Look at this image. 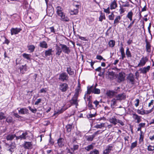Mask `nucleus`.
Wrapping results in <instances>:
<instances>
[{
    "mask_svg": "<svg viewBox=\"0 0 154 154\" xmlns=\"http://www.w3.org/2000/svg\"><path fill=\"white\" fill-rule=\"evenodd\" d=\"M114 15L113 13H112V14L109 15L108 18L109 20H113L114 19Z\"/></svg>",
    "mask_w": 154,
    "mask_h": 154,
    "instance_id": "nucleus-49",
    "label": "nucleus"
},
{
    "mask_svg": "<svg viewBox=\"0 0 154 154\" xmlns=\"http://www.w3.org/2000/svg\"><path fill=\"white\" fill-rule=\"evenodd\" d=\"M39 46L42 48H47L48 47V45L46 42L44 41L41 42L39 44Z\"/></svg>",
    "mask_w": 154,
    "mask_h": 154,
    "instance_id": "nucleus-25",
    "label": "nucleus"
},
{
    "mask_svg": "<svg viewBox=\"0 0 154 154\" xmlns=\"http://www.w3.org/2000/svg\"><path fill=\"white\" fill-rule=\"evenodd\" d=\"M110 7H109L106 9H104V11L106 13L109 14L110 13Z\"/></svg>",
    "mask_w": 154,
    "mask_h": 154,
    "instance_id": "nucleus-57",
    "label": "nucleus"
},
{
    "mask_svg": "<svg viewBox=\"0 0 154 154\" xmlns=\"http://www.w3.org/2000/svg\"><path fill=\"white\" fill-rule=\"evenodd\" d=\"M56 13L58 15L64 13L63 9L60 6H57L56 8Z\"/></svg>",
    "mask_w": 154,
    "mask_h": 154,
    "instance_id": "nucleus-15",
    "label": "nucleus"
},
{
    "mask_svg": "<svg viewBox=\"0 0 154 154\" xmlns=\"http://www.w3.org/2000/svg\"><path fill=\"white\" fill-rule=\"evenodd\" d=\"M150 68V66H148L147 67H145L142 69H140V70L142 73L146 74L149 71Z\"/></svg>",
    "mask_w": 154,
    "mask_h": 154,
    "instance_id": "nucleus-19",
    "label": "nucleus"
},
{
    "mask_svg": "<svg viewBox=\"0 0 154 154\" xmlns=\"http://www.w3.org/2000/svg\"><path fill=\"white\" fill-rule=\"evenodd\" d=\"M16 137L17 136L15 134H9L7 136L6 139L8 140H12L15 137Z\"/></svg>",
    "mask_w": 154,
    "mask_h": 154,
    "instance_id": "nucleus-22",
    "label": "nucleus"
},
{
    "mask_svg": "<svg viewBox=\"0 0 154 154\" xmlns=\"http://www.w3.org/2000/svg\"><path fill=\"white\" fill-rule=\"evenodd\" d=\"M52 49H49L48 50L45 52V55L46 57L49 56L51 54Z\"/></svg>",
    "mask_w": 154,
    "mask_h": 154,
    "instance_id": "nucleus-38",
    "label": "nucleus"
},
{
    "mask_svg": "<svg viewBox=\"0 0 154 154\" xmlns=\"http://www.w3.org/2000/svg\"><path fill=\"white\" fill-rule=\"evenodd\" d=\"M116 100L115 98L111 100V107L112 109L114 108V106L116 103Z\"/></svg>",
    "mask_w": 154,
    "mask_h": 154,
    "instance_id": "nucleus-32",
    "label": "nucleus"
},
{
    "mask_svg": "<svg viewBox=\"0 0 154 154\" xmlns=\"http://www.w3.org/2000/svg\"><path fill=\"white\" fill-rule=\"evenodd\" d=\"M28 110L26 108H20L18 111L19 114L24 115L28 113Z\"/></svg>",
    "mask_w": 154,
    "mask_h": 154,
    "instance_id": "nucleus-14",
    "label": "nucleus"
},
{
    "mask_svg": "<svg viewBox=\"0 0 154 154\" xmlns=\"http://www.w3.org/2000/svg\"><path fill=\"white\" fill-rule=\"evenodd\" d=\"M21 30V29L20 28H12L11 29V35H14L17 34Z\"/></svg>",
    "mask_w": 154,
    "mask_h": 154,
    "instance_id": "nucleus-9",
    "label": "nucleus"
},
{
    "mask_svg": "<svg viewBox=\"0 0 154 154\" xmlns=\"http://www.w3.org/2000/svg\"><path fill=\"white\" fill-rule=\"evenodd\" d=\"M127 80L128 82L133 85L134 83V76L132 73L128 74L127 77Z\"/></svg>",
    "mask_w": 154,
    "mask_h": 154,
    "instance_id": "nucleus-4",
    "label": "nucleus"
},
{
    "mask_svg": "<svg viewBox=\"0 0 154 154\" xmlns=\"http://www.w3.org/2000/svg\"><path fill=\"white\" fill-rule=\"evenodd\" d=\"M67 71L70 75H72L74 74V71L70 67L67 68Z\"/></svg>",
    "mask_w": 154,
    "mask_h": 154,
    "instance_id": "nucleus-31",
    "label": "nucleus"
},
{
    "mask_svg": "<svg viewBox=\"0 0 154 154\" xmlns=\"http://www.w3.org/2000/svg\"><path fill=\"white\" fill-rule=\"evenodd\" d=\"M151 106H153V108L154 107V100H151L150 102L149 103L148 105L149 107H150Z\"/></svg>",
    "mask_w": 154,
    "mask_h": 154,
    "instance_id": "nucleus-52",
    "label": "nucleus"
},
{
    "mask_svg": "<svg viewBox=\"0 0 154 154\" xmlns=\"http://www.w3.org/2000/svg\"><path fill=\"white\" fill-rule=\"evenodd\" d=\"M67 131L69 133L70 132L72 128V124H69L66 126Z\"/></svg>",
    "mask_w": 154,
    "mask_h": 154,
    "instance_id": "nucleus-29",
    "label": "nucleus"
},
{
    "mask_svg": "<svg viewBox=\"0 0 154 154\" xmlns=\"http://www.w3.org/2000/svg\"><path fill=\"white\" fill-rule=\"evenodd\" d=\"M113 147V146L111 144L108 145L105 149L103 151V154H109Z\"/></svg>",
    "mask_w": 154,
    "mask_h": 154,
    "instance_id": "nucleus-11",
    "label": "nucleus"
},
{
    "mask_svg": "<svg viewBox=\"0 0 154 154\" xmlns=\"http://www.w3.org/2000/svg\"><path fill=\"white\" fill-rule=\"evenodd\" d=\"M121 18V16H118L116 17L114 22V24L115 26H116L117 24L120 22V20Z\"/></svg>",
    "mask_w": 154,
    "mask_h": 154,
    "instance_id": "nucleus-20",
    "label": "nucleus"
},
{
    "mask_svg": "<svg viewBox=\"0 0 154 154\" xmlns=\"http://www.w3.org/2000/svg\"><path fill=\"white\" fill-rule=\"evenodd\" d=\"M119 11L120 14H122L125 12V10L124 8H123L122 7L120 6V9L119 10Z\"/></svg>",
    "mask_w": 154,
    "mask_h": 154,
    "instance_id": "nucleus-51",
    "label": "nucleus"
},
{
    "mask_svg": "<svg viewBox=\"0 0 154 154\" xmlns=\"http://www.w3.org/2000/svg\"><path fill=\"white\" fill-rule=\"evenodd\" d=\"M16 146L15 143H12L10 144L8 148V150L11 152V154L14 151V149L16 147Z\"/></svg>",
    "mask_w": 154,
    "mask_h": 154,
    "instance_id": "nucleus-18",
    "label": "nucleus"
},
{
    "mask_svg": "<svg viewBox=\"0 0 154 154\" xmlns=\"http://www.w3.org/2000/svg\"><path fill=\"white\" fill-rule=\"evenodd\" d=\"M94 148V146L92 144L89 145L85 147V149L88 151H89Z\"/></svg>",
    "mask_w": 154,
    "mask_h": 154,
    "instance_id": "nucleus-35",
    "label": "nucleus"
},
{
    "mask_svg": "<svg viewBox=\"0 0 154 154\" xmlns=\"http://www.w3.org/2000/svg\"><path fill=\"white\" fill-rule=\"evenodd\" d=\"M77 4H76V2H74L73 3V6L75 8V9H77L78 10L79 7L80 6V4L79 3L77 2Z\"/></svg>",
    "mask_w": 154,
    "mask_h": 154,
    "instance_id": "nucleus-40",
    "label": "nucleus"
},
{
    "mask_svg": "<svg viewBox=\"0 0 154 154\" xmlns=\"http://www.w3.org/2000/svg\"><path fill=\"white\" fill-rule=\"evenodd\" d=\"M132 117L134 119L137 120V122L139 123L141 122V116H139L135 113H134L132 114Z\"/></svg>",
    "mask_w": 154,
    "mask_h": 154,
    "instance_id": "nucleus-17",
    "label": "nucleus"
},
{
    "mask_svg": "<svg viewBox=\"0 0 154 154\" xmlns=\"http://www.w3.org/2000/svg\"><path fill=\"white\" fill-rule=\"evenodd\" d=\"M61 20L64 22H68L69 21V19L68 17L66 15V14L65 13L63 17H62Z\"/></svg>",
    "mask_w": 154,
    "mask_h": 154,
    "instance_id": "nucleus-24",
    "label": "nucleus"
},
{
    "mask_svg": "<svg viewBox=\"0 0 154 154\" xmlns=\"http://www.w3.org/2000/svg\"><path fill=\"white\" fill-rule=\"evenodd\" d=\"M69 76L66 72H63L61 73L59 77V79L62 82L67 81L68 80Z\"/></svg>",
    "mask_w": 154,
    "mask_h": 154,
    "instance_id": "nucleus-3",
    "label": "nucleus"
},
{
    "mask_svg": "<svg viewBox=\"0 0 154 154\" xmlns=\"http://www.w3.org/2000/svg\"><path fill=\"white\" fill-rule=\"evenodd\" d=\"M23 146L25 149H30L32 148V144L31 142L25 141L24 142Z\"/></svg>",
    "mask_w": 154,
    "mask_h": 154,
    "instance_id": "nucleus-8",
    "label": "nucleus"
},
{
    "mask_svg": "<svg viewBox=\"0 0 154 154\" xmlns=\"http://www.w3.org/2000/svg\"><path fill=\"white\" fill-rule=\"evenodd\" d=\"M109 121L114 125H116V119L114 116L109 119Z\"/></svg>",
    "mask_w": 154,
    "mask_h": 154,
    "instance_id": "nucleus-27",
    "label": "nucleus"
},
{
    "mask_svg": "<svg viewBox=\"0 0 154 154\" xmlns=\"http://www.w3.org/2000/svg\"><path fill=\"white\" fill-rule=\"evenodd\" d=\"M99 21L102 22L103 20H105L106 17L104 14L101 12L100 15L99 17Z\"/></svg>",
    "mask_w": 154,
    "mask_h": 154,
    "instance_id": "nucleus-34",
    "label": "nucleus"
},
{
    "mask_svg": "<svg viewBox=\"0 0 154 154\" xmlns=\"http://www.w3.org/2000/svg\"><path fill=\"white\" fill-rule=\"evenodd\" d=\"M28 108L32 113H35L36 112L37 110L36 108L32 109L30 106H29Z\"/></svg>",
    "mask_w": 154,
    "mask_h": 154,
    "instance_id": "nucleus-47",
    "label": "nucleus"
},
{
    "mask_svg": "<svg viewBox=\"0 0 154 154\" xmlns=\"http://www.w3.org/2000/svg\"><path fill=\"white\" fill-rule=\"evenodd\" d=\"M94 137L93 135L89 136H87L86 137V140L88 141H92Z\"/></svg>",
    "mask_w": 154,
    "mask_h": 154,
    "instance_id": "nucleus-36",
    "label": "nucleus"
},
{
    "mask_svg": "<svg viewBox=\"0 0 154 154\" xmlns=\"http://www.w3.org/2000/svg\"><path fill=\"white\" fill-rule=\"evenodd\" d=\"M115 44V41L113 40H111L109 41L108 44L109 47L111 48L113 47Z\"/></svg>",
    "mask_w": 154,
    "mask_h": 154,
    "instance_id": "nucleus-33",
    "label": "nucleus"
},
{
    "mask_svg": "<svg viewBox=\"0 0 154 154\" xmlns=\"http://www.w3.org/2000/svg\"><path fill=\"white\" fill-rule=\"evenodd\" d=\"M125 73L123 72H120L118 76V82H119L123 81L125 80Z\"/></svg>",
    "mask_w": 154,
    "mask_h": 154,
    "instance_id": "nucleus-13",
    "label": "nucleus"
},
{
    "mask_svg": "<svg viewBox=\"0 0 154 154\" xmlns=\"http://www.w3.org/2000/svg\"><path fill=\"white\" fill-rule=\"evenodd\" d=\"M66 109H61L60 110H58V111L57 112L55 113V114H60L62 112H63Z\"/></svg>",
    "mask_w": 154,
    "mask_h": 154,
    "instance_id": "nucleus-55",
    "label": "nucleus"
},
{
    "mask_svg": "<svg viewBox=\"0 0 154 154\" xmlns=\"http://www.w3.org/2000/svg\"><path fill=\"white\" fill-rule=\"evenodd\" d=\"M5 118L6 117L5 114L3 112H0V120H2L5 119Z\"/></svg>",
    "mask_w": 154,
    "mask_h": 154,
    "instance_id": "nucleus-42",
    "label": "nucleus"
},
{
    "mask_svg": "<svg viewBox=\"0 0 154 154\" xmlns=\"http://www.w3.org/2000/svg\"><path fill=\"white\" fill-rule=\"evenodd\" d=\"M115 92L113 91H109L106 93L107 95L109 97H112L115 95Z\"/></svg>",
    "mask_w": 154,
    "mask_h": 154,
    "instance_id": "nucleus-28",
    "label": "nucleus"
},
{
    "mask_svg": "<svg viewBox=\"0 0 154 154\" xmlns=\"http://www.w3.org/2000/svg\"><path fill=\"white\" fill-rule=\"evenodd\" d=\"M20 69L21 72H23L24 71H26L27 70V67L26 65H22L20 67Z\"/></svg>",
    "mask_w": 154,
    "mask_h": 154,
    "instance_id": "nucleus-37",
    "label": "nucleus"
},
{
    "mask_svg": "<svg viewBox=\"0 0 154 154\" xmlns=\"http://www.w3.org/2000/svg\"><path fill=\"white\" fill-rule=\"evenodd\" d=\"M42 99L40 98L37 99V100L35 102V105H38L41 102Z\"/></svg>",
    "mask_w": 154,
    "mask_h": 154,
    "instance_id": "nucleus-64",
    "label": "nucleus"
},
{
    "mask_svg": "<svg viewBox=\"0 0 154 154\" xmlns=\"http://www.w3.org/2000/svg\"><path fill=\"white\" fill-rule=\"evenodd\" d=\"M153 108L152 107V109H150V110H144L145 114H148L149 113H150L153 111Z\"/></svg>",
    "mask_w": 154,
    "mask_h": 154,
    "instance_id": "nucleus-48",
    "label": "nucleus"
},
{
    "mask_svg": "<svg viewBox=\"0 0 154 154\" xmlns=\"http://www.w3.org/2000/svg\"><path fill=\"white\" fill-rule=\"evenodd\" d=\"M148 58L146 57H143L140 60V62L137 66L139 67L144 66L148 61Z\"/></svg>",
    "mask_w": 154,
    "mask_h": 154,
    "instance_id": "nucleus-7",
    "label": "nucleus"
},
{
    "mask_svg": "<svg viewBox=\"0 0 154 154\" xmlns=\"http://www.w3.org/2000/svg\"><path fill=\"white\" fill-rule=\"evenodd\" d=\"M133 15V13L132 11H129L126 16V17L129 19V20L131 21L132 20V17Z\"/></svg>",
    "mask_w": 154,
    "mask_h": 154,
    "instance_id": "nucleus-23",
    "label": "nucleus"
},
{
    "mask_svg": "<svg viewBox=\"0 0 154 154\" xmlns=\"http://www.w3.org/2000/svg\"><path fill=\"white\" fill-rule=\"evenodd\" d=\"M57 143L59 147H62L64 144L65 141L64 139L62 138H60L57 140Z\"/></svg>",
    "mask_w": 154,
    "mask_h": 154,
    "instance_id": "nucleus-16",
    "label": "nucleus"
},
{
    "mask_svg": "<svg viewBox=\"0 0 154 154\" xmlns=\"http://www.w3.org/2000/svg\"><path fill=\"white\" fill-rule=\"evenodd\" d=\"M69 12L71 15H76L78 12V10L74 8L73 9H71L70 10Z\"/></svg>",
    "mask_w": 154,
    "mask_h": 154,
    "instance_id": "nucleus-26",
    "label": "nucleus"
},
{
    "mask_svg": "<svg viewBox=\"0 0 154 154\" xmlns=\"http://www.w3.org/2000/svg\"><path fill=\"white\" fill-rule=\"evenodd\" d=\"M88 100H89V102L88 103V107L90 108L91 109L93 108V106L92 104L90 102V99L88 98Z\"/></svg>",
    "mask_w": 154,
    "mask_h": 154,
    "instance_id": "nucleus-56",
    "label": "nucleus"
},
{
    "mask_svg": "<svg viewBox=\"0 0 154 154\" xmlns=\"http://www.w3.org/2000/svg\"><path fill=\"white\" fill-rule=\"evenodd\" d=\"M114 72L113 71H108L106 74V77L107 79L112 80L114 77Z\"/></svg>",
    "mask_w": 154,
    "mask_h": 154,
    "instance_id": "nucleus-12",
    "label": "nucleus"
},
{
    "mask_svg": "<svg viewBox=\"0 0 154 154\" xmlns=\"http://www.w3.org/2000/svg\"><path fill=\"white\" fill-rule=\"evenodd\" d=\"M137 112L139 114H141L142 115L145 114L144 110H140L139 109L137 110Z\"/></svg>",
    "mask_w": 154,
    "mask_h": 154,
    "instance_id": "nucleus-54",
    "label": "nucleus"
},
{
    "mask_svg": "<svg viewBox=\"0 0 154 154\" xmlns=\"http://www.w3.org/2000/svg\"><path fill=\"white\" fill-rule=\"evenodd\" d=\"M78 96L74 95L72 99L70 100V102L72 105H75L76 106V107L78 106V102L79 100H78Z\"/></svg>",
    "mask_w": 154,
    "mask_h": 154,
    "instance_id": "nucleus-5",
    "label": "nucleus"
},
{
    "mask_svg": "<svg viewBox=\"0 0 154 154\" xmlns=\"http://www.w3.org/2000/svg\"><path fill=\"white\" fill-rule=\"evenodd\" d=\"M54 143V142L52 140L51 138V136L50 137V138L49 140V145H53Z\"/></svg>",
    "mask_w": 154,
    "mask_h": 154,
    "instance_id": "nucleus-63",
    "label": "nucleus"
},
{
    "mask_svg": "<svg viewBox=\"0 0 154 154\" xmlns=\"http://www.w3.org/2000/svg\"><path fill=\"white\" fill-rule=\"evenodd\" d=\"M79 147V146L78 145H74L73 146V149H73V151L75 150L78 149Z\"/></svg>",
    "mask_w": 154,
    "mask_h": 154,
    "instance_id": "nucleus-62",
    "label": "nucleus"
},
{
    "mask_svg": "<svg viewBox=\"0 0 154 154\" xmlns=\"http://www.w3.org/2000/svg\"><path fill=\"white\" fill-rule=\"evenodd\" d=\"M97 84H96L95 86L93 85L87 87V94H89L91 93L96 94H99L100 93V89L96 88Z\"/></svg>",
    "mask_w": 154,
    "mask_h": 154,
    "instance_id": "nucleus-1",
    "label": "nucleus"
},
{
    "mask_svg": "<svg viewBox=\"0 0 154 154\" xmlns=\"http://www.w3.org/2000/svg\"><path fill=\"white\" fill-rule=\"evenodd\" d=\"M4 38L5 39L4 42H3L4 43H5L7 45H8L9 43V41L8 39L5 37H4Z\"/></svg>",
    "mask_w": 154,
    "mask_h": 154,
    "instance_id": "nucleus-60",
    "label": "nucleus"
},
{
    "mask_svg": "<svg viewBox=\"0 0 154 154\" xmlns=\"http://www.w3.org/2000/svg\"><path fill=\"white\" fill-rule=\"evenodd\" d=\"M117 0H113L111 2L109 6L111 10H112L115 9L117 7Z\"/></svg>",
    "mask_w": 154,
    "mask_h": 154,
    "instance_id": "nucleus-10",
    "label": "nucleus"
},
{
    "mask_svg": "<svg viewBox=\"0 0 154 154\" xmlns=\"http://www.w3.org/2000/svg\"><path fill=\"white\" fill-rule=\"evenodd\" d=\"M104 127V123H102L100 124H97L96 125H95L94 127L96 128H101L102 127Z\"/></svg>",
    "mask_w": 154,
    "mask_h": 154,
    "instance_id": "nucleus-39",
    "label": "nucleus"
},
{
    "mask_svg": "<svg viewBox=\"0 0 154 154\" xmlns=\"http://www.w3.org/2000/svg\"><path fill=\"white\" fill-rule=\"evenodd\" d=\"M103 131H102L101 130H98L97 131L95 132L94 134H93L94 137L96 136L97 135L99 134L100 133H101L103 132Z\"/></svg>",
    "mask_w": 154,
    "mask_h": 154,
    "instance_id": "nucleus-46",
    "label": "nucleus"
},
{
    "mask_svg": "<svg viewBox=\"0 0 154 154\" xmlns=\"http://www.w3.org/2000/svg\"><path fill=\"white\" fill-rule=\"evenodd\" d=\"M63 49V51L64 52L68 54L70 52V50L69 49Z\"/></svg>",
    "mask_w": 154,
    "mask_h": 154,
    "instance_id": "nucleus-61",
    "label": "nucleus"
},
{
    "mask_svg": "<svg viewBox=\"0 0 154 154\" xmlns=\"http://www.w3.org/2000/svg\"><path fill=\"white\" fill-rule=\"evenodd\" d=\"M78 37L81 40L84 41H87L88 39L86 38V37H82L79 35H77Z\"/></svg>",
    "mask_w": 154,
    "mask_h": 154,
    "instance_id": "nucleus-50",
    "label": "nucleus"
},
{
    "mask_svg": "<svg viewBox=\"0 0 154 154\" xmlns=\"http://www.w3.org/2000/svg\"><path fill=\"white\" fill-rule=\"evenodd\" d=\"M135 20V19H134V20L131 21L132 22L130 23L128 27V28L129 29H130L132 26V25L134 24V21Z\"/></svg>",
    "mask_w": 154,
    "mask_h": 154,
    "instance_id": "nucleus-58",
    "label": "nucleus"
},
{
    "mask_svg": "<svg viewBox=\"0 0 154 154\" xmlns=\"http://www.w3.org/2000/svg\"><path fill=\"white\" fill-rule=\"evenodd\" d=\"M68 88V85L66 83H62L59 86V89L62 92H65Z\"/></svg>",
    "mask_w": 154,
    "mask_h": 154,
    "instance_id": "nucleus-6",
    "label": "nucleus"
},
{
    "mask_svg": "<svg viewBox=\"0 0 154 154\" xmlns=\"http://www.w3.org/2000/svg\"><path fill=\"white\" fill-rule=\"evenodd\" d=\"M99 152L97 150L94 149V150L91 151L89 154H99Z\"/></svg>",
    "mask_w": 154,
    "mask_h": 154,
    "instance_id": "nucleus-41",
    "label": "nucleus"
},
{
    "mask_svg": "<svg viewBox=\"0 0 154 154\" xmlns=\"http://www.w3.org/2000/svg\"><path fill=\"white\" fill-rule=\"evenodd\" d=\"M80 88H78L75 89V92L74 95L78 97L79 95V93L80 91Z\"/></svg>",
    "mask_w": 154,
    "mask_h": 154,
    "instance_id": "nucleus-43",
    "label": "nucleus"
},
{
    "mask_svg": "<svg viewBox=\"0 0 154 154\" xmlns=\"http://www.w3.org/2000/svg\"><path fill=\"white\" fill-rule=\"evenodd\" d=\"M22 131L19 132L20 135L16 137L17 140L20 139V140H25L28 137V133L26 132L22 133Z\"/></svg>",
    "mask_w": 154,
    "mask_h": 154,
    "instance_id": "nucleus-2",
    "label": "nucleus"
},
{
    "mask_svg": "<svg viewBox=\"0 0 154 154\" xmlns=\"http://www.w3.org/2000/svg\"><path fill=\"white\" fill-rule=\"evenodd\" d=\"M148 150L149 151H152L154 150V146L149 145L148 146Z\"/></svg>",
    "mask_w": 154,
    "mask_h": 154,
    "instance_id": "nucleus-59",
    "label": "nucleus"
},
{
    "mask_svg": "<svg viewBox=\"0 0 154 154\" xmlns=\"http://www.w3.org/2000/svg\"><path fill=\"white\" fill-rule=\"evenodd\" d=\"M117 100H122L124 99L125 97L123 94H119L116 96V97Z\"/></svg>",
    "mask_w": 154,
    "mask_h": 154,
    "instance_id": "nucleus-21",
    "label": "nucleus"
},
{
    "mask_svg": "<svg viewBox=\"0 0 154 154\" xmlns=\"http://www.w3.org/2000/svg\"><path fill=\"white\" fill-rule=\"evenodd\" d=\"M129 49H127V50L126 51V54L128 57H131V55L130 53V52L129 51Z\"/></svg>",
    "mask_w": 154,
    "mask_h": 154,
    "instance_id": "nucleus-53",
    "label": "nucleus"
},
{
    "mask_svg": "<svg viewBox=\"0 0 154 154\" xmlns=\"http://www.w3.org/2000/svg\"><path fill=\"white\" fill-rule=\"evenodd\" d=\"M124 49H120V51L121 52L122 58V59H123L125 57V54Z\"/></svg>",
    "mask_w": 154,
    "mask_h": 154,
    "instance_id": "nucleus-44",
    "label": "nucleus"
},
{
    "mask_svg": "<svg viewBox=\"0 0 154 154\" xmlns=\"http://www.w3.org/2000/svg\"><path fill=\"white\" fill-rule=\"evenodd\" d=\"M23 57L25 59L28 60H30L31 55L29 54H27L26 53H23L22 54Z\"/></svg>",
    "mask_w": 154,
    "mask_h": 154,
    "instance_id": "nucleus-30",
    "label": "nucleus"
},
{
    "mask_svg": "<svg viewBox=\"0 0 154 154\" xmlns=\"http://www.w3.org/2000/svg\"><path fill=\"white\" fill-rule=\"evenodd\" d=\"M137 145V142L136 141L135 142H133L131 144V149H132L134 148Z\"/></svg>",
    "mask_w": 154,
    "mask_h": 154,
    "instance_id": "nucleus-45",
    "label": "nucleus"
}]
</instances>
